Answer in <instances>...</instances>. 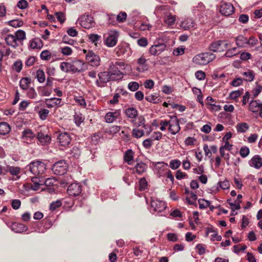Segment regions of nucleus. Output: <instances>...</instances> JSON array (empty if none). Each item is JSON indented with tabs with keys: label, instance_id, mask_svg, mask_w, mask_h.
Instances as JSON below:
<instances>
[{
	"label": "nucleus",
	"instance_id": "6e6d98bb",
	"mask_svg": "<svg viewBox=\"0 0 262 262\" xmlns=\"http://www.w3.org/2000/svg\"><path fill=\"white\" fill-rule=\"evenodd\" d=\"M227 202L231 206L232 211H234L235 210H238L241 208L240 205L238 204V202H236L235 201H234V202H232L230 199L228 200Z\"/></svg>",
	"mask_w": 262,
	"mask_h": 262
},
{
	"label": "nucleus",
	"instance_id": "58836bf2",
	"mask_svg": "<svg viewBox=\"0 0 262 262\" xmlns=\"http://www.w3.org/2000/svg\"><path fill=\"white\" fill-rule=\"evenodd\" d=\"M133 151L132 149H128L125 153L124 156V161L128 164H131L133 161Z\"/></svg>",
	"mask_w": 262,
	"mask_h": 262
},
{
	"label": "nucleus",
	"instance_id": "f257e3e1",
	"mask_svg": "<svg viewBox=\"0 0 262 262\" xmlns=\"http://www.w3.org/2000/svg\"><path fill=\"white\" fill-rule=\"evenodd\" d=\"M125 64L123 61L111 62L108 71L114 80L121 79L123 77Z\"/></svg>",
	"mask_w": 262,
	"mask_h": 262
},
{
	"label": "nucleus",
	"instance_id": "338daca9",
	"mask_svg": "<svg viewBox=\"0 0 262 262\" xmlns=\"http://www.w3.org/2000/svg\"><path fill=\"white\" fill-rule=\"evenodd\" d=\"M236 48H233L231 49H229L225 53V56L228 57L234 56L237 54Z\"/></svg>",
	"mask_w": 262,
	"mask_h": 262
},
{
	"label": "nucleus",
	"instance_id": "c9c22d12",
	"mask_svg": "<svg viewBox=\"0 0 262 262\" xmlns=\"http://www.w3.org/2000/svg\"><path fill=\"white\" fill-rule=\"evenodd\" d=\"M210 51L213 52H221L222 48L220 40L212 42L209 47Z\"/></svg>",
	"mask_w": 262,
	"mask_h": 262
},
{
	"label": "nucleus",
	"instance_id": "cd10ccee",
	"mask_svg": "<svg viewBox=\"0 0 262 262\" xmlns=\"http://www.w3.org/2000/svg\"><path fill=\"white\" fill-rule=\"evenodd\" d=\"M176 20V15L171 14H167L164 16V22L168 26H172L174 24Z\"/></svg>",
	"mask_w": 262,
	"mask_h": 262
},
{
	"label": "nucleus",
	"instance_id": "37998d69",
	"mask_svg": "<svg viewBox=\"0 0 262 262\" xmlns=\"http://www.w3.org/2000/svg\"><path fill=\"white\" fill-rule=\"evenodd\" d=\"M89 39L90 41L97 46L98 42L100 40L101 36L96 34H91L88 35Z\"/></svg>",
	"mask_w": 262,
	"mask_h": 262
},
{
	"label": "nucleus",
	"instance_id": "dca6fc26",
	"mask_svg": "<svg viewBox=\"0 0 262 262\" xmlns=\"http://www.w3.org/2000/svg\"><path fill=\"white\" fill-rule=\"evenodd\" d=\"M45 104L48 108L58 107L62 105L61 99L52 98L46 100Z\"/></svg>",
	"mask_w": 262,
	"mask_h": 262
},
{
	"label": "nucleus",
	"instance_id": "72a5a7b5",
	"mask_svg": "<svg viewBox=\"0 0 262 262\" xmlns=\"http://www.w3.org/2000/svg\"><path fill=\"white\" fill-rule=\"evenodd\" d=\"M30 47L33 49H40L42 47L41 40L38 38L32 39L30 42Z\"/></svg>",
	"mask_w": 262,
	"mask_h": 262
},
{
	"label": "nucleus",
	"instance_id": "9b49d317",
	"mask_svg": "<svg viewBox=\"0 0 262 262\" xmlns=\"http://www.w3.org/2000/svg\"><path fill=\"white\" fill-rule=\"evenodd\" d=\"M220 11L225 16H229L234 12V8L231 4L224 3L221 6Z\"/></svg>",
	"mask_w": 262,
	"mask_h": 262
},
{
	"label": "nucleus",
	"instance_id": "39448f33",
	"mask_svg": "<svg viewBox=\"0 0 262 262\" xmlns=\"http://www.w3.org/2000/svg\"><path fill=\"white\" fill-rule=\"evenodd\" d=\"M68 167V164L64 160H60L54 164L52 170L55 174L63 175L67 172Z\"/></svg>",
	"mask_w": 262,
	"mask_h": 262
},
{
	"label": "nucleus",
	"instance_id": "a18cd8bd",
	"mask_svg": "<svg viewBox=\"0 0 262 262\" xmlns=\"http://www.w3.org/2000/svg\"><path fill=\"white\" fill-rule=\"evenodd\" d=\"M133 136L136 138H140L144 135V131L138 128H135L132 131Z\"/></svg>",
	"mask_w": 262,
	"mask_h": 262
},
{
	"label": "nucleus",
	"instance_id": "412c9836",
	"mask_svg": "<svg viewBox=\"0 0 262 262\" xmlns=\"http://www.w3.org/2000/svg\"><path fill=\"white\" fill-rule=\"evenodd\" d=\"M195 24L192 18H187L182 21L181 27L184 30L195 28Z\"/></svg>",
	"mask_w": 262,
	"mask_h": 262
},
{
	"label": "nucleus",
	"instance_id": "bb28decb",
	"mask_svg": "<svg viewBox=\"0 0 262 262\" xmlns=\"http://www.w3.org/2000/svg\"><path fill=\"white\" fill-rule=\"evenodd\" d=\"M235 128L238 133H245L249 129V125L246 122L238 123Z\"/></svg>",
	"mask_w": 262,
	"mask_h": 262
},
{
	"label": "nucleus",
	"instance_id": "ddd939ff",
	"mask_svg": "<svg viewBox=\"0 0 262 262\" xmlns=\"http://www.w3.org/2000/svg\"><path fill=\"white\" fill-rule=\"evenodd\" d=\"M95 25V22L91 15L86 14L83 15V28L89 29Z\"/></svg>",
	"mask_w": 262,
	"mask_h": 262
},
{
	"label": "nucleus",
	"instance_id": "0e129e2a",
	"mask_svg": "<svg viewBox=\"0 0 262 262\" xmlns=\"http://www.w3.org/2000/svg\"><path fill=\"white\" fill-rule=\"evenodd\" d=\"M145 99L147 101L154 103H157L159 100L157 96L154 95H148L145 97Z\"/></svg>",
	"mask_w": 262,
	"mask_h": 262
},
{
	"label": "nucleus",
	"instance_id": "f3484780",
	"mask_svg": "<svg viewBox=\"0 0 262 262\" xmlns=\"http://www.w3.org/2000/svg\"><path fill=\"white\" fill-rule=\"evenodd\" d=\"M249 164L256 169H259L262 166V158L259 155H255L249 161Z\"/></svg>",
	"mask_w": 262,
	"mask_h": 262
},
{
	"label": "nucleus",
	"instance_id": "0eeeda50",
	"mask_svg": "<svg viewBox=\"0 0 262 262\" xmlns=\"http://www.w3.org/2000/svg\"><path fill=\"white\" fill-rule=\"evenodd\" d=\"M168 124V130L172 135H176L179 133L181 129L180 126L179 120L177 116H172L170 117V119L169 120Z\"/></svg>",
	"mask_w": 262,
	"mask_h": 262
},
{
	"label": "nucleus",
	"instance_id": "4be33fe9",
	"mask_svg": "<svg viewBox=\"0 0 262 262\" xmlns=\"http://www.w3.org/2000/svg\"><path fill=\"white\" fill-rule=\"evenodd\" d=\"M35 137V135L29 129H27L23 132L22 138L25 142L27 143L31 142Z\"/></svg>",
	"mask_w": 262,
	"mask_h": 262
},
{
	"label": "nucleus",
	"instance_id": "c85d7f7f",
	"mask_svg": "<svg viewBox=\"0 0 262 262\" xmlns=\"http://www.w3.org/2000/svg\"><path fill=\"white\" fill-rule=\"evenodd\" d=\"M262 106V103L258 100L251 101L249 104V110L253 112H257Z\"/></svg>",
	"mask_w": 262,
	"mask_h": 262
},
{
	"label": "nucleus",
	"instance_id": "052dcab7",
	"mask_svg": "<svg viewBox=\"0 0 262 262\" xmlns=\"http://www.w3.org/2000/svg\"><path fill=\"white\" fill-rule=\"evenodd\" d=\"M62 202L60 200H57L56 201L52 202L50 206V210L53 211L56 210L57 208L61 206Z\"/></svg>",
	"mask_w": 262,
	"mask_h": 262
},
{
	"label": "nucleus",
	"instance_id": "5701e85b",
	"mask_svg": "<svg viewBox=\"0 0 262 262\" xmlns=\"http://www.w3.org/2000/svg\"><path fill=\"white\" fill-rule=\"evenodd\" d=\"M5 40L8 46L16 48L18 46V42L13 34H8L5 37Z\"/></svg>",
	"mask_w": 262,
	"mask_h": 262
},
{
	"label": "nucleus",
	"instance_id": "f704fd0d",
	"mask_svg": "<svg viewBox=\"0 0 262 262\" xmlns=\"http://www.w3.org/2000/svg\"><path fill=\"white\" fill-rule=\"evenodd\" d=\"M125 115L128 118L133 119L134 118L137 117L138 111L134 107H129L125 111Z\"/></svg>",
	"mask_w": 262,
	"mask_h": 262
},
{
	"label": "nucleus",
	"instance_id": "603ef678",
	"mask_svg": "<svg viewBox=\"0 0 262 262\" xmlns=\"http://www.w3.org/2000/svg\"><path fill=\"white\" fill-rule=\"evenodd\" d=\"M250 153L249 148L247 146H243L239 150V154L242 158L247 157Z\"/></svg>",
	"mask_w": 262,
	"mask_h": 262
},
{
	"label": "nucleus",
	"instance_id": "7ed1b4c3",
	"mask_svg": "<svg viewBox=\"0 0 262 262\" xmlns=\"http://www.w3.org/2000/svg\"><path fill=\"white\" fill-rule=\"evenodd\" d=\"M29 167L31 173L35 176L43 174L47 169L46 164L39 161L31 162Z\"/></svg>",
	"mask_w": 262,
	"mask_h": 262
},
{
	"label": "nucleus",
	"instance_id": "a19ab883",
	"mask_svg": "<svg viewBox=\"0 0 262 262\" xmlns=\"http://www.w3.org/2000/svg\"><path fill=\"white\" fill-rule=\"evenodd\" d=\"M14 35L18 42L22 41L26 38V33L24 31L21 30H17Z\"/></svg>",
	"mask_w": 262,
	"mask_h": 262
},
{
	"label": "nucleus",
	"instance_id": "473e14b6",
	"mask_svg": "<svg viewBox=\"0 0 262 262\" xmlns=\"http://www.w3.org/2000/svg\"><path fill=\"white\" fill-rule=\"evenodd\" d=\"M11 128L8 123L6 122L0 123V135H5L10 131Z\"/></svg>",
	"mask_w": 262,
	"mask_h": 262
},
{
	"label": "nucleus",
	"instance_id": "f03ea898",
	"mask_svg": "<svg viewBox=\"0 0 262 262\" xmlns=\"http://www.w3.org/2000/svg\"><path fill=\"white\" fill-rule=\"evenodd\" d=\"M215 58V56L214 54L204 52L194 56L192 59V62L195 64L204 66L213 61Z\"/></svg>",
	"mask_w": 262,
	"mask_h": 262
},
{
	"label": "nucleus",
	"instance_id": "09e8293b",
	"mask_svg": "<svg viewBox=\"0 0 262 262\" xmlns=\"http://www.w3.org/2000/svg\"><path fill=\"white\" fill-rule=\"evenodd\" d=\"M181 164V162L178 159L172 160L170 161L169 166L172 169H177Z\"/></svg>",
	"mask_w": 262,
	"mask_h": 262
},
{
	"label": "nucleus",
	"instance_id": "864d4df0",
	"mask_svg": "<svg viewBox=\"0 0 262 262\" xmlns=\"http://www.w3.org/2000/svg\"><path fill=\"white\" fill-rule=\"evenodd\" d=\"M198 202L200 209H205L207 207H209L210 204L209 201L204 199H199L198 200Z\"/></svg>",
	"mask_w": 262,
	"mask_h": 262
},
{
	"label": "nucleus",
	"instance_id": "393cba45",
	"mask_svg": "<svg viewBox=\"0 0 262 262\" xmlns=\"http://www.w3.org/2000/svg\"><path fill=\"white\" fill-rule=\"evenodd\" d=\"M11 229L16 233H21L27 230V227L21 223H14L12 224Z\"/></svg>",
	"mask_w": 262,
	"mask_h": 262
},
{
	"label": "nucleus",
	"instance_id": "49530a36",
	"mask_svg": "<svg viewBox=\"0 0 262 262\" xmlns=\"http://www.w3.org/2000/svg\"><path fill=\"white\" fill-rule=\"evenodd\" d=\"M36 78L40 83H42L45 81V74L42 70L39 69L37 71Z\"/></svg>",
	"mask_w": 262,
	"mask_h": 262
},
{
	"label": "nucleus",
	"instance_id": "a211bd4d",
	"mask_svg": "<svg viewBox=\"0 0 262 262\" xmlns=\"http://www.w3.org/2000/svg\"><path fill=\"white\" fill-rule=\"evenodd\" d=\"M146 59L142 56L137 60V63L139 65L136 70L139 72H144L148 69V66L146 63Z\"/></svg>",
	"mask_w": 262,
	"mask_h": 262
},
{
	"label": "nucleus",
	"instance_id": "9d476101",
	"mask_svg": "<svg viewBox=\"0 0 262 262\" xmlns=\"http://www.w3.org/2000/svg\"><path fill=\"white\" fill-rule=\"evenodd\" d=\"M150 206L153 211L157 213L163 211L166 208L165 203L158 200H152Z\"/></svg>",
	"mask_w": 262,
	"mask_h": 262
},
{
	"label": "nucleus",
	"instance_id": "4468645a",
	"mask_svg": "<svg viewBox=\"0 0 262 262\" xmlns=\"http://www.w3.org/2000/svg\"><path fill=\"white\" fill-rule=\"evenodd\" d=\"M99 81L97 80L96 82L98 85L99 83H106L111 80H114L108 71L100 72L98 74Z\"/></svg>",
	"mask_w": 262,
	"mask_h": 262
},
{
	"label": "nucleus",
	"instance_id": "2eb2a0df",
	"mask_svg": "<svg viewBox=\"0 0 262 262\" xmlns=\"http://www.w3.org/2000/svg\"><path fill=\"white\" fill-rule=\"evenodd\" d=\"M58 140L60 145L66 147L70 143L71 138L69 134L62 133L58 135Z\"/></svg>",
	"mask_w": 262,
	"mask_h": 262
},
{
	"label": "nucleus",
	"instance_id": "774afa93",
	"mask_svg": "<svg viewBox=\"0 0 262 262\" xmlns=\"http://www.w3.org/2000/svg\"><path fill=\"white\" fill-rule=\"evenodd\" d=\"M162 137V134L160 132H154L151 135V140H159Z\"/></svg>",
	"mask_w": 262,
	"mask_h": 262
},
{
	"label": "nucleus",
	"instance_id": "1a4fd4ad",
	"mask_svg": "<svg viewBox=\"0 0 262 262\" xmlns=\"http://www.w3.org/2000/svg\"><path fill=\"white\" fill-rule=\"evenodd\" d=\"M166 48V46L164 43H155L150 47L149 53L152 55L157 56L165 51Z\"/></svg>",
	"mask_w": 262,
	"mask_h": 262
},
{
	"label": "nucleus",
	"instance_id": "c03bdc74",
	"mask_svg": "<svg viewBox=\"0 0 262 262\" xmlns=\"http://www.w3.org/2000/svg\"><path fill=\"white\" fill-rule=\"evenodd\" d=\"M91 140L93 144L96 145L101 141L102 136L100 134L95 133L92 136Z\"/></svg>",
	"mask_w": 262,
	"mask_h": 262
},
{
	"label": "nucleus",
	"instance_id": "5fc2aeb1",
	"mask_svg": "<svg viewBox=\"0 0 262 262\" xmlns=\"http://www.w3.org/2000/svg\"><path fill=\"white\" fill-rule=\"evenodd\" d=\"M82 114L80 112L76 113L74 116V121L77 126H79L81 123Z\"/></svg>",
	"mask_w": 262,
	"mask_h": 262
},
{
	"label": "nucleus",
	"instance_id": "e2e57ef3",
	"mask_svg": "<svg viewBox=\"0 0 262 262\" xmlns=\"http://www.w3.org/2000/svg\"><path fill=\"white\" fill-rule=\"evenodd\" d=\"M60 51L64 55H70L72 53V50L71 48L69 47H62L60 48Z\"/></svg>",
	"mask_w": 262,
	"mask_h": 262
},
{
	"label": "nucleus",
	"instance_id": "b1692460",
	"mask_svg": "<svg viewBox=\"0 0 262 262\" xmlns=\"http://www.w3.org/2000/svg\"><path fill=\"white\" fill-rule=\"evenodd\" d=\"M37 138L40 144L42 145H45L49 143L51 141V137L48 135H45L42 133H38Z\"/></svg>",
	"mask_w": 262,
	"mask_h": 262
},
{
	"label": "nucleus",
	"instance_id": "423d86ee",
	"mask_svg": "<svg viewBox=\"0 0 262 262\" xmlns=\"http://www.w3.org/2000/svg\"><path fill=\"white\" fill-rule=\"evenodd\" d=\"M107 34L105 41V44L108 47H113L117 44L119 33L117 31L113 30L108 31Z\"/></svg>",
	"mask_w": 262,
	"mask_h": 262
},
{
	"label": "nucleus",
	"instance_id": "20e7f679",
	"mask_svg": "<svg viewBox=\"0 0 262 262\" xmlns=\"http://www.w3.org/2000/svg\"><path fill=\"white\" fill-rule=\"evenodd\" d=\"M83 53L86 54V61L90 64V66L97 67L100 65V57L95 54L92 51L89 50L87 52L86 50L83 49Z\"/></svg>",
	"mask_w": 262,
	"mask_h": 262
},
{
	"label": "nucleus",
	"instance_id": "c756f323",
	"mask_svg": "<svg viewBox=\"0 0 262 262\" xmlns=\"http://www.w3.org/2000/svg\"><path fill=\"white\" fill-rule=\"evenodd\" d=\"M130 121L135 126L138 127L143 125L145 127V119L142 116H137V117L131 120Z\"/></svg>",
	"mask_w": 262,
	"mask_h": 262
},
{
	"label": "nucleus",
	"instance_id": "3c124183",
	"mask_svg": "<svg viewBox=\"0 0 262 262\" xmlns=\"http://www.w3.org/2000/svg\"><path fill=\"white\" fill-rule=\"evenodd\" d=\"M258 42V39L253 36H251L249 38V39H247V45L252 47L256 46Z\"/></svg>",
	"mask_w": 262,
	"mask_h": 262
},
{
	"label": "nucleus",
	"instance_id": "2f4dec72",
	"mask_svg": "<svg viewBox=\"0 0 262 262\" xmlns=\"http://www.w3.org/2000/svg\"><path fill=\"white\" fill-rule=\"evenodd\" d=\"M185 191L188 194V196L186 198L187 202L191 205L195 204V201L197 199L196 195L192 192L188 191L186 189Z\"/></svg>",
	"mask_w": 262,
	"mask_h": 262
},
{
	"label": "nucleus",
	"instance_id": "aec40b11",
	"mask_svg": "<svg viewBox=\"0 0 262 262\" xmlns=\"http://www.w3.org/2000/svg\"><path fill=\"white\" fill-rule=\"evenodd\" d=\"M120 115L119 111H115L113 112H108L105 116V120L106 122L108 123H113L117 119Z\"/></svg>",
	"mask_w": 262,
	"mask_h": 262
},
{
	"label": "nucleus",
	"instance_id": "7c9ffc66",
	"mask_svg": "<svg viewBox=\"0 0 262 262\" xmlns=\"http://www.w3.org/2000/svg\"><path fill=\"white\" fill-rule=\"evenodd\" d=\"M71 72H80L82 70V62L80 60L74 61L71 63Z\"/></svg>",
	"mask_w": 262,
	"mask_h": 262
},
{
	"label": "nucleus",
	"instance_id": "de8ad7c7",
	"mask_svg": "<svg viewBox=\"0 0 262 262\" xmlns=\"http://www.w3.org/2000/svg\"><path fill=\"white\" fill-rule=\"evenodd\" d=\"M60 68L61 70L65 72H71V63L63 62L60 64Z\"/></svg>",
	"mask_w": 262,
	"mask_h": 262
},
{
	"label": "nucleus",
	"instance_id": "79ce46f5",
	"mask_svg": "<svg viewBox=\"0 0 262 262\" xmlns=\"http://www.w3.org/2000/svg\"><path fill=\"white\" fill-rule=\"evenodd\" d=\"M21 168L18 166H8L9 172L12 176H18L20 173Z\"/></svg>",
	"mask_w": 262,
	"mask_h": 262
},
{
	"label": "nucleus",
	"instance_id": "6e6552de",
	"mask_svg": "<svg viewBox=\"0 0 262 262\" xmlns=\"http://www.w3.org/2000/svg\"><path fill=\"white\" fill-rule=\"evenodd\" d=\"M152 165L154 166L155 171L159 177H164L167 170L168 164L163 162H159L154 163Z\"/></svg>",
	"mask_w": 262,
	"mask_h": 262
},
{
	"label": "nucleus",
	"instance_id": "4c0bfd02",
	"mask_svg": "<svg viewBox=\"0 0 262 262\" xmlns=\"http://www.w3.org/2000/svg\"><path fill=\"white\" fill-rule=\"evenodd\" d=\"M30 82V79L28 77H24L20 80V87L23 90H27L29 88Z\"/></svg>",
	"mask_w": 262,
	"mask_h": 262
},
{
	"label": "nucleus",
	"instance_id": "a878e982",
	"mask_svg": "<svg viewBox=\"0 0 262 262\" xmlns=\"http://www.w3.org/2000/svg\"><path fill=\"white\" fill-rule=\"evenodd\" d=\"M235 40L238 48H244L247 46V38L242 35L235 37Z\"/></svg>",
	"mask_w": 262,
	"mask_h": 262
},
{
	"label": "nucleus",
	"instance_id": "8fccbe9b",
	"mask_svg": "<svg viewBox=\"0 0 262 262\" xmlns=\"http://www.w3.org/2000/svg\"><path fill=\"white\" fill-rule=\"evenodd\" d=\"M8 24L14 28L20 27L23 26V22L18 19H14L8 21Z\"/></svg>",
	"mask_w": 262,
	"mask_h": 262
},
{
	"label": "nucleus",
	"instance_id": "680f3d73",
	"mask_svg": "<svg viewBox=\"0 0 262 262\" xmlns=\"http://www.w3.org/2000/svg\"><path fill=\"white\" fill-rule=\"evenodd\" d=\"M242 94V92L240 90L234 91L230 93L229 96L231 99L235 100L239 97Z\"/></svg>",
	"mask_w": 262,
	"mask_h": 262
},
{
	"label": "nucleus",
	"instance_id": "6ab92c4d",
	"mask_svg": "<svg viewBox=\"0 0 262 262\" xmlns=\"http://www.w3.org/2000/svg\"><path fill=\"white\" fill-rule=\"evenodd\" d=\"M230 184L228 180H225L223 181H220L217 183L216 186L212 187L211 190L213 192H217L220 190V189L224 190L228 189L230 188Z\"/></svg>",
	"mask_w": 262,
	"mask_h": 262
},
{
	"label": "nucleus",
	"instance_id": "bf43d9fd",
	"mask_svg": "<svg viewBox=\"0 0 262 262\" xmlns=\"http://www.w3.org/2000/svg\"><path fill=\"white\" fill-rule=\"evenodd\" d=\"M139 85L138 82L135 81L130 82L128 84V88L131 91H136L139 89Z\"/></svg>",
	"mask_w": 262,
	"mask_h": 262
},
{
	"label": "nucleus",
	"instance_id": "f8f14e48",
	"mask_svg": "<svg viewBox=\"0 0 262 262\" xmlns=\"http://www.w3.org/2000/svg\"><path fill=\"white\" fill-rule=\"evenodd\" d=\"M67 192L70 195L77 196L81 192V188L80 185L78 183H72L69 186Z\"/></svg>",
	"mask_w": 262,
	"mask_h": 262
},
{
	"label": "nucleus",
	"instance_id": "ea45409f",
	"mask_svg": "<svg viewBox=\"0 0 262 262\" xmlns=\"http://www.w3.org/2000/svg\"><path fill=\"white\" fill-rule=\"evenodd\" d=\"M243 75L244 76L245 80L247 81H252L253 80L255 74L251 70H248L243 73Z\"/></svg>",
	"mask_w": 262,
	"mask_h": 262
},
{
	"label": "nucleus",
	"instance_id": "e433bc0d",
	"mask_svg": "<svg viewBox=\"0 0 262 262\" xmlns=\"http://www.w3.org/2000/svg\"><path fill=\"white\" fill-rule=\"evenodd\" d=\"M136 172L138 174H142L146 171L147 168L146 164L143 162L138 163L135 166Z\"/></svg>",
	"mask_w": 262,
	"mask_h": 262
},
{
	"label": "nucleus",
	"instance_id": "69168bd1",
	"mask_svg": "<svg viewBox=\"0 0 262 262\" xmlns=\"http://www.w3.org/2000/svg\"><path fill=\"white\" fill-rule=\"evenodd\" d=\"M40 58L43 60H48L51 58V53L49 51L44 50L40 54Z\"/></svg>",
	"mask_w": 262,
	"mask_h": 262
},
{
	"label": "nucleus",
	"instance_id": "4d7b16f0",
	"mask_svg": "<svg viewBox=\"0 0 262 262\" xmlns=\"http://www.w3.org/2000/svg\"><path fill=\"white\" fill-rule=\"evenodd\" d=\"M139 185L140 190H144L147 187V182L145 178H143L140 180Z\"/></svg>",
	"mask_w": 262,
	"mask_h": 262
},
{
	"label": "nucleus",
	"instance_id": "13d9d810",
	"mask_svg": "<svg viewBox=\"0 0 262 262\" xmlns=\"http://www.w3.org/2000/svg\"><path fill=\"white\" fill-rule=\"evenodd\" d=\"M49 113V111L47 109H41L38 112L39 117L42 120H44L47 118Z\"/></svg>",
	"mask_w": 262,
	"mask_h": 262
}]
</instances>
